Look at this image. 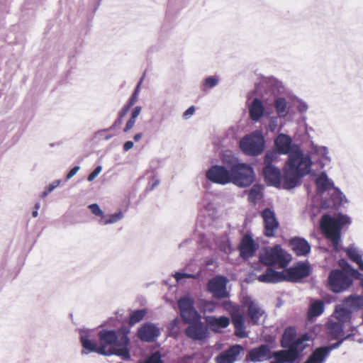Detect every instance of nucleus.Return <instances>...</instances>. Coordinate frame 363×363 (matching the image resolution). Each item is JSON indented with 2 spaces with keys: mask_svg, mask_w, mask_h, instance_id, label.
I'll list each match as a JSON object with an SVG mask.
<instances>
[{
  "mask_svg": "<svg viewBox=\"0 0 363 363\" xmlns=\"http://www.w3.org/2000/svg\"><path fill=\"white\" fill-rule=\"evenodd\" d=\"M312 164L311 155L295 145L284 168V187L291 189L299 185L301 179L310 173Z\"/></svg>",
  "mask_w": 363,
  "mask_h": 363,
  "instance_id": "obj_1",
  "label": "nucleus"
},
{
  "mask_svg": "<svg viewBox=\"0 0 363 363\" xmlns=\"http://www.w3.org/2000/svg\"><path fill=\"white\" fill-rule=\"evenodd\" d=\"M130 330L128 328H121L116 332L113 330H102L99 333V354L110 356L115 354L122 357L124 360L130 358L128 345L130 339L128 336Z\"/></svg>",
  "mask_w": 363,
  "mask_h": 363,
  "instance_id": "obj_2",
  "label": "nucleus"
},
{
  "mask_svg": "<svg viewBox=\"0 0 363 363\" xmlns=\"http://www.w3.org/2000/svg\"><path fill=\"white\" fill-rule=\"evenodd\" d=\"M350 223V218L342 214L332 217L328 214L322 216L320 225L323 233L328 238L335 250H337L343 226Z\"/></svg>",
  "mask_w": 363,
  "mask_h": 363,
  "instance_id": "obj_3",
  "label": "nucleus"
},
{
  "mask_svg": "<svg viewBox=\"0 0 363 363\" xmlns=\"http://www.w3.org/2000/svg\"><path fill=\"white\" fill-rule=\"evenodd\" d=\"M265 141L263 134L255 130L244 136L239 143L240 150L247 155L257 156L264 150Z\"/></svg>",
  "mask_w": 363,
  "mask_h": 363,
  "instance_id": "obj_4",
  "label": "nucleus"
},
{
  "mask_svg": "<svg viewBox=\"0 0 363 363\" xmlns=\"http://www.w3.org/2000/svg\"><path fill=\"white\" fill-rule=\"evenodd\" d=\"M309 338L307 335H303L296 338L287 350H280L273 352V357L279 362H293L298 357L299 354L307 346Z\"/></svg>",
  "mask_w": 363,
  "mask_h": 363,
  "instance_id": "obj_5",
  "label": "nucleus"
},
{
  "mask_svg": "<svg viewBox=\"0 0 363 363\" xmlns=\"http://www.w3.org/2000/svg\"><path fill=\"white\" fill-rule=\"evenodd\" d=\"M259 259L267 266L277 263L281 267H285L289 262L290 257L280 245H277L272 247L263 248L259 254Z\"/></svg>",
  "mask_w": 363,
  "mask_h": 363,
  "instance_id": "obj_6",
  "label": "nucleus"
},
{
  "mask_svg": "<svg viewBox=\"0 0 363 363\" xmlns=\"http://www.w3.org/2000/svg\"><path fill=\"white\" fill-rule=\"evenodd\" d=\"M231 183L239 186L246 187L250 186L254 181L253 169L245 163H238L230 168Z\"/></svg>",
  "mask_w": 363,
  "mask_h": 363,
  "instance_id": "obj_7",
  "label": "nucleus"
},
{
  "mask_svg": "<svg viewBox=\"0 0 363 363\" xmlns=\"http://www.w3.org/2000/svg\"><path fill=\"white\" fill-rule=\"evenodd\" d=\"M352 282V279L339 269L332 270L328 278V286L334 293H341L347 290Z\"/></svg>",
  "mask_w": 363,
  "mask_h": 363,
  "instance_id": "obj_8",
  "label": "nucleus"
},
{
  "mask_svg": "<svg viewBox=\"0 0 363 363\" xmlns=\"http://www.w3.org/2000/svg\"><path fill=\"white\" fill-rule=\"evenodd\" d=\"M206 178L211 182L222 186L231 183L230 169L224 165L213 164L205 173Z\"/></svg>",
  "mask_w": 363,
  "mask_h": 363,
  "instance_id": "obj_9",
  "label": "nucleus"
},
{
  "mask_svg": "<svg viewBox=\"0 0 363 363\" xmlns=\"http://www.w3.org/2000/svg\"><path fill=\"white\" fill-rule=\"evenodd\" d=\"M194 298L189 294L185 295L178 300L177 304L180 315L184 323L201 318L200 314L194 307Z\"/></svg>",
  "mask_w": 363,
  "mask_h": 363,
  "instance_id": "obj_10",
  "label": "nucleus"
},
{
  "mask_svg": "<svg viewBox=\"0 0 363 363\" xmlns=\"http://www.w3.org/2000/svg\"><path fill=\"white\" fill-rule=\"evenodd\" d=\"M189 326L185 329V335L194 341L203 340L209 335L208 325L201 322V318L186 322Z\"/></svg>",
  "mask_w": 363,
  "mask_h": 363,
  "instance_id": "obj_11",
  "label": "nucleus"
},
{
  "mask_svg": "<svg viewBox=\"0 0 363 363\" xmlns=\"http://www.w3.org/2000/svg\"><path fill=\"white\" fill-rule=\"evenodd\" d=\"M244 305L247 309V315L252 325H259L261 318L266 317V312L259 302L251 297H246Z\"/></svg>",
  "mask_w": 363,
  "mask_h": 363,
  "instance_id": "obj_12",
  "label": "nucleus"
},
{
  "mask_svg": "<svg viewBox=\"0 0 363 363\" xmlns=\"http://www.w3.org/2000/svg\"><path fill=\"white\" fill-rule=\"evenodd\" d=\"M228 282L227 278L223 276H217L209 280L208 283V290L218 298H227L228 292L226 289Z\"/></svg>",
  "mask_w": 363,
  "mask_h": 363,
  "instance_id": "obj_13",
  "label": "nucleus"
},
{
  "mask_svg": "<svg viewBox=\"0 0 363 363\" xmlns=\"http://www.w3.org/2000/svg\"><path fill=\"white\" fill-rule=\"evenodd\" d=\"M262 217L264 221L265 235L267 237L274 236L279 228V222L276 218L274 212L267 208L262 211Z\"/></svg>",
  "mask_w": 363,
  "mask_h": 363,
  "instance_id": "obj_14",
  "label": "nucleus"
},
{
  "mask_svg": "<svg viewBox=\"0 0 363 363\" xmlns=\"http://www.w3.org/2000/svg\"><path fill=\"white\" fill-rule=\"evenodd\" d=\"M160 335V330L152 323H146L138 329V337L143 342H154Z\"/></svg>",
  "mask_w": 363,
  "mask_h": 363,
  "instance_id": "obj_15",
  "label": "nucleus"
},
{
  "mask_svg": "<svg viewBox=\"0 0 363 363\" xmlns=\"http://www.w3.org/2000/svg\"><path fill=\"white\" fill-rule=\"evenodd\" d=\"M277 152L280 155H290L296 144H294L291 138L286 134L280 133L274 140Z\"/></svg>",
  "mask_w": 363,
  "mask_h": 363,
  "instance_id": "obj_16",
  "label": "nucleus"
},
{
  "mask_svg": "<svg viewBox=\"0 0 363 363\" xmlns=\"http://www.w3.org/2000/svg\"><path fill=\"white\" fill-rule=\"evenodd\" d=\"M310 273L311 267L306 262L300 263L287 270L289 279L294 282L301 281L303 278L308 277Z\"/></svg>",
  "mask_w": 363,
  "mask_h": 363,
  "instance_id": "obj_17",
  "label": "nucleus"
},
{
  "mask_svg": "<svg viewBox=\"0 0 363 363\" xmlns=\"http://www.w3.org/2000/svg\"><path fill=\"white\" fill-rule=\"evenodd\" d=\"M259 282L262 283H278L286 279L284 272H277L273 269L271 266H267L264 272L257 276Z\"/></svg>",
  "mask_w": 363,
  "mask_h": 363,
  "instance_id": "obj_18",
  "label": "nucleus"
},
{
  "mask_svg": "<svg viewBox=\"0 0 363 363\" xmlns=\"http://www.w3.org/2000/svg\"><path fill=\"white\" fill-rule=\"evenodd\" d=\"M248 357L252 362H257L271 359L273 357V353L268 345L263 344L250 350Z\"/></svg>",
  "mask_w": 363,
  "mask_h": 363,
  "instance_id": "obj_19",
  "label": "nucleus"
},
{
  "mask_svg": "<svg viewBox=\"0 0 363 363\" xmlns=\"http://www.w3.org/2000/svg\"><path fill=\"white\" fill-rule=\"evenodd\" d=\"M257 249V245L255 243L251 236L245 235L239 245L240 255L243 259H248L252 257Z\"/></svg>",
  "mask_w": 363,
  "mask_h": 363,
  "instance_id": "obj_20",
  "label": "nucleus"
},
{
  "mask_svg": "<svg viewBox=\"0 0 363 363\" xmlns=\"http://www.w3.org/2000/svg\"><path fill=\"white\" fill-rule=\"evenodd\" d=\"M242 350V346L235 345L216 357V363H233Z\"/></svg>",
  "mask_w": 363,
  "mask_h": 363,
  "instance_id": "obj_21",
  "label": "nucleus"
},
{
  "mask_svg": "<svg viewBox=\"0 0 363 363\" xmlns=\"http://www.w3.org/2000/svg\"><path fill=\"white\" fill-rule=\"evenodd\" d=\"M291 250L298 256H306L311 252V245L304 238L299 237L292 238L289 240Z\"/></svg>",
  "mask_w": 363,
  "mask_h": 363,
  "instance_id": "obj_22",
  "label": "nucleus"
},
{
  "mask_svg": "<svg viewBox=\"0 0 363 363\" xmlns=\"http://www.w3.org/2000/svg\"><path fill=\"white\" fill-rule=\"evenodd\" d=\"M230 315L232 323L235 328V335L238 337H247L243 315L238 309H234Z\"/></svg>",
  "mask_w": 363,
  "mask_h": 363,
  "instance_id": "obj_23",
  "label": "nucleus"
},
{
  "mask_svg": "<svg viewBox=\"0 0 363 363\" xmlns=\"http://www.w3.org/2000/svg\"><path fill=\"white\" fill-rule=\"evenodd\" d=\"M263 175L268 185L279 186L281 184V172L275 166H264Z\"/></svg>",
  "mask_w": 363,
  "mask_h": 363,
  "instance_id": "obj_24",
  "label": "nucleus"
},
{
  "mask_svg": "<svg viewBox=\"0 0 363 363\" xmlns=\"http://www.w3.org/2000/svg\"><path fill=\"white\" fill-rule=\"evenodd\" d=\"M80 341L83 347L82 354H87L90 352L99 354V345L97 346L95 342L90 340L89 331L82 330L80 332Z\"/></svg>",
  "mask_w": 363,
  "mask_h": 363,
  "instance_id": "obj_25",
  "label": "nucleus"
},
{
  "mask_svg": "<svg viewBox=\"0 0 363 363\" xmlns=\"http://www.w3.org/2000/svg\"><path fill=\"white\" fill-rule=\"evenodd\" d=\"M206 323L214 332H219L220 329L225 328L230 323V320L228 317L220 316L216 318L215 316H206Z\"/></svg>",
  "mask_w": 363,
  "mask_h": 363,
  "instance_id": "obj_26",
  "label": "nucleus"
},
{
  "mask_svg": "<svg viewBox=\"0 0 363 363\" xmlns=\"http://www.w3.org/2000/svg\"><path fill=\"white\" fill-rule=\"evenodd\" d=\"M264 107L262 101L255 98L249 106V113L253 121H258L264 115Z\"/></svg>",
  "mask_w": 363,
  "mask_h": 363,
  "instance_id": "obj_27",
  "label": "nucleus"
},
{
  "mask_svg": "<svg viewBox=\"0 0 363 363\" xmlns=\"http://www.w3.org/2000/svg\"><path fill=\"white\" fill-rule=\"evenodd\" d=\"M345 252L351 261L356 263L359 269L363 271V252L357 247L354 245H350L347 247Z\"/></svg>",
  "mask_w": 363,
  "mask_h": 363,
  "instance_id": "obj_28",
  "label": "nucleus"
},
{
  "mask_svg": "<svg viewBox=\"0 0 363 363\" xmlns=\"http://www.w3.org/2000/svg\"><path fill=\"white\" fill-rule=\"evenodd\" d=\"M315 184L317 191L322 194L325 191L333 189L334 186L333 182L328 177L325 172H321L315 179Z\"/></svg>",
  "mask_w": 363,
  "mask_h": 363,
  "instance_id": "obj_29",
  "label": "nucleus"
},
{
  "mask_svg": "<svg viewBox=\"0 0 363 363\" xmlns=\"http://www.w3.org/2000/svg\"><path fill=\"white\" fill-rule=\"evenodd\" d=\"M277 114L281 118H286L289 114L290 106L284 96H277L274 101Z\"/></svg>",
  "mask_w": 363,
  "mask_h": 363,
  "instance_id": "obj_30",
  "label": "nucleus"
},
{
  "mask_svg": "<svg viewBox=\"0 0 363 363\" xmlns=\"http://www.w3.org/2000/svg\"><path fill=\"white\" fill-rule=\"evenodd\" d=\"M342 303H344V306H346V307L352 312L363 307V296L351 295L345 298Z\"/></svg>",
  "mask_w": 363,
  "mask_h": 363,
  "instance_id": "obj_31",
  "label": "nucleus"
},
{
  "mask_svg": "<svg viewBox=\"0 0 363 363\" xmlns=\"http://www.w3.org/2000/svg\"><path fill=\"white\" fill-rule=\"evenodd\" d=\"M351 311L344 303L337 306L334 312V317L340 322H347L350 319Z\"/></svg>",
  "mask_w": 363,
  "mask_h": 363,
  "instance_id": "obj_32",
  "label": "nucleus"
},
{
  "mask_svg": "<svg viewBox=\"0 0 363 363\" xmlns=\"http://www.w3.org/2000/svg\"><path fill=\"white\" fill-rule=\"evenodd\" d=\"M123 218V213L121 211H118L113 214L105 215L104 218H101L99 220V223L101 225L113 224Z\"/></svg>",
  "mask_w": 363,
  "mask_h": 363,
  "instance_id": "obj_33",
  "label": "nucleus"
},
{
  "mask_svg": "<svg viewBox=\"0 0 363 363\" xmlns=\"http://www.w3.org/2000/svg\"><path fill=\"white\" fill-rule=\"evenodd\" d=\"M296 339L295 329L293 328H287L282 335L281 346L288 348Z\"/></svg>",
  "mask_w": 363,
  "mask_h": 363,
  "instance_id": "obj_34",
  "label": "nucleus"
},
{
  "mask_svg": "<svg viewBox=\"0 0 363 363\" xmlns=\"http://www.w3.org/2000/svg\"><path fill=\"white\" fill-rule=\"evenodd\" d=\"M328 330L334 338H340L343 333L342 325L339 322L329 321L327 325Z\"/></svg>",
  "mask_w": 363,
  "mask_h": 363,
  "instance_id": "obj_35",
  "label": "nucleus"
},
{
  "mask_svg": "<svg viewBox=\"0 0 363 363\" xmlns=\"http://www.w3.org/2000/svg\"><path fill=\"white\" fill-rule=\"evenodd\" d=\"M324 311V303L322 301H316L311 303L308 309V317L312 318L322 314Z\"/></svg>",
  "mask_w": 363,
  "mask_h": 363,
  "instance_id": "obj_36",
  "label": "nucleus"
},
{
  "mask_svg": "<svg viewBox=\"0 0 363 363\" xmlns=\"http://www.w3.org/2000/svg\"><path fill=\"white\" fill-rule=\"evenodd\" d=\"M262 196V187L261 185L255 184L249 191L248 198L251 202H256Z\"/></svg>",
  "mask_w": 363,
  "mask_h": 363,
  "instance_id": "obj_37",
  "label": "nucleus"
},
{
  "mask_svg": "<svg viewBox=\"0 0 363 363\" xmlns=\"http://www.w3.org/2000/svg\"><path fill=\"white\" fill-rule=\"evenodd\" d=\"M282 118L277 116H271L268 118V128L271 132L279 131L281 128V119Z\"/></svg>",
  "mask_w": 363,
  "mask_h": 363,
  "instance_id": "obj_38",
  "label": "nucleus"
},
{
  "mask_svg": "<svg viewBox=\"0 0 363 363\" xmlns=\"http://www.w3.org/2000/svg\"><path fill=\"white\" fill-rule=\"evenodd\" d=\"M331 198L335 205H340L347 202V199L343 193L340 189L335 186L333 187Z\"/></svg>",
  "mask_w": 363,
  "mask_h": 363,
  "instance_id": "obj_39",
  "label": "nucleus"
},
{
  "mask_svg": "<svg viewBox=\"0 0 363 363\" xmlns=\"http://www.w3.org/2000/svg\"><path fill=\"white\" fill-rule=\"evenodd\" d=\"M147 311L145 309H139L133 311L130 315L129 324L133 325L143 320Z\"/></svg>",
  "mask_w": 363,
  "mask_h": 363,
  "instance_id": "obj_40",
  "label": "nucleus"
},
{
  "mask_svg": "<svg viewBox=\"0 0 363 363\" xmlns=\"http://www.w3.org/2000/svg\"><path fill=\"white\" fill-rule=\"evenodd\" d=\"M312 150L314 153L317 154L320 157L330 160L328 149L325 146H318L313 145Z\"/></svg>",
  "mask_w": 363,
  "mask_h": 363,
  "instance_id": "obj_41",
  "label": "nucleus"
},
{
  "mask_svg": "<svg viewBox=\"0 0 363 363\" xmlns=\"http://www.w3.org/2000/svg\"><path fill=\"white\" fill-rule=\"evenodd\" d=\"M219 83V79L218 77L211 76L205 79L203 83V90L207 89H212L216 86Z\"/></svg>",
  "mask_w": 363,
  "mask_h": 363,
  "instance_id": "obj_42",
  "label": "nucleus"
},
{
  "mask_svg": "<svg viewBox=\"0 0 363 363\" xmlns=\"http://www.w3.org/2000/svg\"><path fill=\"white\" fill-rule=\"evenodd\" d=\"M201 206L203 209L208 213L209 216H213L216 212V208L207 198H204L201 203Z\"/></svg>",
  "mask_w": 363,
  "mask_h": 363,
  "instance_id": "obj_43",
  "label": "nucleus"
},
{
  "mask_svg": "<svg viewBox=\"0 0 363 363\" xmlns=\"http://www.w3.org/2000/svg\"><path fill=\"white\" fill-rule=\"evenodd\" d=\"M278 157L277 153L274 151H267L265 154L264 162L265 166H274L272 162Z\"/></svg>",
  "mask_w": 363,
  "mask_h": 363,
  "instance_id": "obj_44",
  "label": "nucleus"
},
{
  "mask_svg": "<svg viewBox=\"0 0 363 363\" xmlns=\"http://www.w3.org/2000/svg\"><path fill=\"white\" fill-rule=\"evenodd\" d=\"M60 179L55 180L52 183L45 187V190L42 192L41 197L45 198L50 193H51L55 188L60 184Z\"/></svg>",
  "mask_w": 363,
  "mask_h": 363,
  "instance_id": "obj_45",
  "label": "nucleus"
},
{
  "mask_svg": "<svg viewBox=\"0 0 363 363\" xmlns=\"http://www.w3.org/2000/svg\"><path fill=\"white\" fill-rule=\"evenodd\" d=\"M88 208L90 209V211L94 215L100 216V218H104L105 214L98 204H90Z\"/></svg>",
  "mask_w": 363,
  "mask_h": 363,
  "instance_id": "obj_46",
  "label": "nucleus"
},
{
  "mask_svg": "<svg viewBox=\"0 0 363 363\" xmlns=\"http://www.w3.org/2000/svg\"><path fill=\"white\" fill-rule=\"evenodd\" d=\"M144 363H163L160 352L152 354Z\"/></svg>",
  "mask_w": 363,
  "mask_h": 363,
  "instance_id": "obj_47",
  "label": "nucleus"
},
{
  "mask_svg": "<svg viewBox=\"0 0 363 363\" xmlns=\"http://www.w3.org/2000/svg\"><path fill=\"white\" fill-rule=\"evenodd\" d=\"M348 272L354 278L360 280L362 283L363 282V274L357 269L352 267L350 265H348Z\"/></svg>",
  "mask_w": 363,
  "mask_h": 363,
  "instance_id": "obj_48",
  "label": "nucleus"
},
{
  "mask_svg": "<svg viewBox=\"0 0 363 363\" xmlns=\"http://www.w3.org/2000/svg\"><path fill=\"white\" fill-rule=\"evenodd\" d=\"M142 80L143 79H141L140 81L139 82L138 84L137 85V86L134 91V93L132 94V96L129 99L128 104H130V105L133 106L138 100V91H139L140 86L142 83Z\"/></svg>",
  "mask_w": 363,
  "mask_h": 363,
  "instance_id": "obj_49",
  "label": "nucleus"
},
{
  "mask_svg": "<svg viewBox=\"0 0 363 363\" xmlns=\"http://www.w3.org/2000/svg\"><path fill=\"white\" fill-rule=\"evenodd\" d=\"M345 338H341L340 340H338L337 342L331 344L329 346H324L323 347L325 351H328V355L330 354V352L335 350L338 348L343 342Z\"/></svg>",
  "mask_w": 363,
  "mask_h": 363,
  "instance_id": "obj_50",
  "label": "nucleus"
},
{
  "mask_svg": "<svg viewBox=\"0 0 363 363\" xmlns=\"http://www.w3.org/2000/svg\"><path fill=\"white\" fill-rule=\"evenodd\" d=\"M296 108L298 110V111L300 113H305L308 110V105L306 104V102L301 101V100H299V99H297L296 100Z\"/></svg>",
  "mask_w": 363,
  "mask_h": 363,
  "instance_id": "obj_51",
  "label": "nucleus"
},
{
  "mask_svg": "<svg viewBox=\"0 0 363 363\" xmlns=\"http://www.w3.org/2000/svg\"><path fill=\"white\" fill-rule=\"evenodd\" d=\"M174 277L175 278L177 281H179L184 278H194V275L184 272H176L174 274Z\"/></svg>",
  "mask_w": 363,
  "mask_h": 363,
  "instance_id": "obj_52",
  "label": "nucleus"
},
{
  "mask_svg": "<svg viewBox=\"0 0 363 363\" xmlns=\"http://www.w3.org/2000/svg\"><path fill=\"white\" fill-rule=\"evenodd\" d=\"M160 184V180L155 177H152L151 182H150L147 186V191H152Z\"/></svg>",
  "mask_w": 363,
  "mask_h": 363,
  "instance_id": "obj_53",
  "label": "nucleus"
},
{
  "mask_svg": "<svg viewBox=\"0 0 363 363\" xmlns=\"http://www.w3.org/2000/svg\"><path fill=\"white\" fill-rule=\"evenodd\" d=\"M102 167L101 166H97L95 169L88 176V181L91 182L93 181L101 172Z\"/></svg>",
  "mask_w": 363,
  "mask_h": 363,
  "instance_id": "obj_54",
  "label": "nucleus"
},
{
  "mask_svg": "<svg viewBox=\"0 0 363 363\" xmlns=\"http://www.w3.org/2000/svg\"><path fill=\"white\" fill-rule=\"evenodd\" d=\"M195 112V108L194 106H191L189 108H187L184 113L182 117L187 120L190 118Z\"/></svg>",
  "mask_w": 363,
  "mask_h": 363,
  "instance_id": "obj_55",
  "label": "nucleus"
},
{
  "mask_svg": "<svg viewBox=\"0 0 363 363\" xmlns=\"http://www.w3.org/2000/svg\"><path fill=\"white\" fill-rule=\"evenodd\" d=\"M80 169V167L79 166H75L67 174L66 176V179L67 180L70 179L71 178H72L77 172Z\"/></svg>",
  "mask_w": 363,
  "mask_h": 363,
  "instance_id": "obj_56",
  "label": "nucleus"
},
{
  "mask_svg": "<svg viewBox=\"0 0 363 363\" xmlns=\"http://www.w3.org/2000/svg\"><path fill=\"white\" fill-rule=\"evenodd\" d=\"M132 106V105H130V104L128 103L125 106H124L122 108V110L119 112L118 116L120 118H123L128 112L130 108Z\"/></svg>",
  "mask_w": 363,
  "mask_h": 363,
  "instance_id": "obj_57",
  "label": "nucleus"
},
{
  "mask_svg": "<svg viewBox=\"0 0 363 363\" xmlns=\"http://www.w3.org/2000/svg\"><path fill=\"white\" fill-rule=\"evenodd\" d=\"M179 324V319L176 318L173 319L169 324V329L170 330H174L175 328H178Z\"/></svg>",
  "mask_w": 363,
  "mask_h": 363,
  "instance_id": "obj_58",
  "label": "nucleus"
},
{
  "mask_svg": "<svg viewBox=\"0 0 363 363\" xmlns=\"http://www.w3.org/2000/svg\"><path fill=\"white\" fill-rule=\"evenodd\" d=\"M108 130H110V129L108 128ZM107 130H108V129H104V130H100L98 132V134L101 136H103V138L106 140H108L112 138V135L105 134Z\"/></svg>",
  "mask_w": 363,
  "mask_h": 363,
  "instance_id": "obj_59",
  "label": "nucleus"
},
{
  "mask_svg": "<svg viewBox=\"0 0 363 363\" xmlns=\"http://www.w3.org/2000/svg\"><path fill=\"white\" fill-rule=\"evenodd\" d=\"M142 108L141 106H136L133 108L131 113V116L133 117L138 118V116L140 114Z\"/></svg>",
  "mask_w": 363,
  "mask_h": 363,
  "instance_id": "obj_60",
  "label": "nucleus"
},
{
  "mask_svg": "<svg viewBox=\"0 0 363 363\" xmlns=\"http://www.w3.org/2000/svg\"><path fill=\"white\" fill-rule=\"evenodd\" d=\"M133 145H134L133 142H132L130 140L127 141L123 145V150L125 151H128L133 147Z\"/></svg>",
  "mask_w": 363,
  "mask_h": 363,
  "instance_id": "obj_61",
  "label": "nucleus"
},
{
  "mask_svg": "<svg viewBox=\"0 0 363 363\" xmlns=\"http://www.w3.org/2000/svg\"><path fill=\"white\" fill-rule=\"evenodd\" d=\"M40 203L39 202H37L35 204L34 210L32 212L33 217L35 218V217L38 216V211L40 208Z\"/></svg>",
  "mask_w": 363,
  "mask_h": 363,
  "instance_id": "obj_62",
  "label": "nucleus"
},
{
  "mask_svg": "<svg viewBox=\"0 0 363 363\" xmlns=\"http://www.w3.org/2000/svg\"><path fill=\"white\" fill-rule=\"evenodd\" d=\"M135 123H133L132 121H128L125 128H124V130L123 131L124 132H128L130 129L133 128V127L134 126Z\"/></svg>",
  "mask_w": 363,
  "mask_h": 363,
  "instance_id": "obj_63",
  "label": "nucleus"
},
{
  "mask_svg": "<svg viewBox=\"0 0 363 363\" xmlns=\"http://www.w3.org/2000/svg\"><path fill=\"white\" fill-rule=\"evenodd\" d=\"M142 137H143V133H140L135 134L134 135L133 139H134L135 141L138 142V141H139L142 138Z\"/></svg>",
  "mask_w": 363,
  "mask_h": 363,
  "instance_id": "obj_64",
  "label": "nucleus"
}]
</instances>
